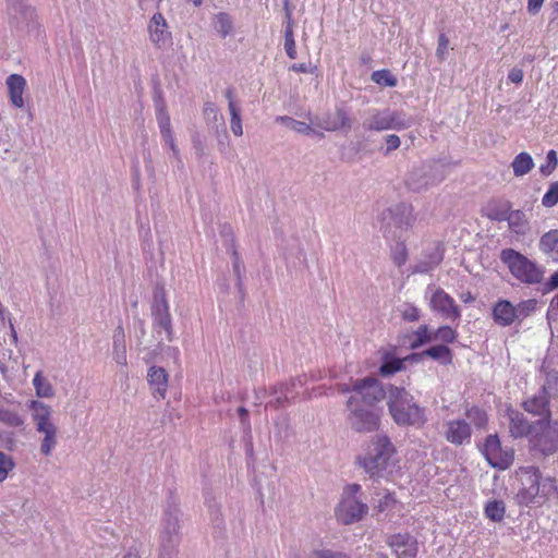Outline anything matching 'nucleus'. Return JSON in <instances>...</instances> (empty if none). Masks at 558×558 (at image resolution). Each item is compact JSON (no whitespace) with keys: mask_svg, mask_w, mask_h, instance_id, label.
Instances as JSON below:
<instances>
[{"mask_svg":"<svg viewBox=\"0 0 558 558\" xmlns=\"http://www.w3.org/2000/svg\"><path fill=\"white\" fill-rule=\"evenodd\" d=\"M500 259L521 282L535 284L543 280L544 269L513 248L502 250Z\"/></svg>","mask_w":558,"mask_h":558,"instance_id":"5","label":"nucleus"},{"mask_svg":"<svg viewBox=\"0 0 558 558\" xmlns=\"http://www.w3.org/2000/svg\"><path fill=\"white\" fill-rule=\"evenodd\" d=\"M33 385L37 397L51 398L54 396V390L49 380L44 376L41 371H38L33 379Z\"/></svg>","mask_w":558,"mask_h":558,"instance_id":"32","label":"nucleus"},{"mask_svg":"<svg viewBox=\"0 0 558 558\" xmlns=\"http://www.w3.org/2000/svg\"><path fill=\"white\" fill-rule=\"evenodd\" d=\"M284 11H286V16L288 19V27L286 29L284 38H288L289 36H293L292 27H291L292 12H291V9L289 8V0L284 1Z\"/></svg>","mask_w":558,"mask_h":558,"instance_id":"59","label":"nucleus"},{"mask_svg":"<svg viewBox=\"0 0 558 558\" xmlns=\"http://www.w3.org/2000/svg\"><path fill=\"white\" fill-rule=\"evenodd\" d=\"M294 72L306 73L308 71L305 63L293 64L291 68Z\"/></svg>","mask_w":558,"mask_h":558,"instance_id":"63","label":"nucleus"},{"mask_svg":"<svg viewBox=\"0 0 558 558\" xmlns=\"http://www.w3.org/2000/svg\"><path fill=\"white\" fill-rule=\"evenodd\" d=\"M396 448L387 436L375 437L366 453L357 458L361 468L371 476H379L392 463Z\"/></svg>","mask_w":558,"mask_h":558,"instance_id":"4","label":"nucleus"},{"mask_svg":"<svg viewBox=\"0 0 558 558\" xmlns=\"http://www.w3.org/2000/svg\"><path fill=\"white\" fill-rule=\"evenodd\" d=\"M339 391L350 393L347 407L363 405L374 408L386 397L383 384L371 376L355 379L351 385H340Z\"/></svg>","mask_w":558,"mask_h":558,"instance_id":"3","label":"nucleus"},{"mask_svg":"<svg viewBox=\"0 0 558 558\" xmlns=\"http://www.w3.org/2000/svg\"><path fill=\"white\" fill-rule=\"evenodd\" d=\"M465 415L470 420V422L474 424L476 427H484L487 423L486 412L477 407H472L471 409H469Z\"/></svg>","mask_w":558,"mask_h":558,"instance_id":"41","label":"nucleus"},{"mask_svg":"<svg viewBox=\"0 0 558 558\" xmlns=\"http://www.w3.org/2000/svg\"><path fill=\"white\" fill-rule=\"evenodd\" d=\"M421 312L420 310L411 304H407L404 308L401 311V317L405 322H416L420 319Z\"/></svg>","mask_w":558,"mask_h":558,"instance_id":"47","label":"nucleus"},{"mask_svg":"<svg viewBox=\"0 0 558 558\" xmlns=\"http://www.w3.org/2000/svg\"><path fill=\"white\" fill-rule=\"evenodd\" d=\"M28 408L32 411V416L38 432L54 426L51 422L52 409L48 404L33 400Z\"/></svg>","mask_w":558,"mask_h":558,"instance_id":"18","label":"nucleus"},{"mask_svg":"<svg viewBox=\"0 0 558 558\" xmlns=\"http://www.w3.org/2000/svg\"><path fill=\"white\" fill-rule=\"evenodd\" d=\"M404 368V360L402 359H390L388 360V354L384 356V363L379 367V374L384 377L391 376L397 372H400Z\"/></svg>","mask_w":558,"mask_h":558,"instance_id":"33","label":"nucleus"},{"mask_svg":"<svg viewBox=\"0 0 558 558\" xmlns=\"http://www.w3.org/2000/svg\"><path fill=\"white\" fill-rule=\"evenodd\" d=\"M168 373L162 367L151 366L147 373V381L156 399H165L168 390Z\"/></svg>","mask_w":558,"mask_h":558,"instance_id":"16","label":"nucleus"},{"mask_svg":"<svg viewBox=\"0 0 558 558\" xmlns=\"http://www.w3.org/2000/svg\"><path fill=\"white\" fill-rule=\"evenodd\" d=\"M505 416L509 422V432L514 438L524 436L530 437L532 427H534V423H529L522 413L513 410L510 407L506 409Z\"/></svg>","mask_w":558,"mask_h":558,"instance_id":"15","label":"nucleus"},{"mask_svg":"<svg viewBox=\"0 0 558 558\" xmlns=\"http://www.w3.org/2000/svg\"><path fill=\"white\" fill-rule=\"evenodd\" d=\"M277 120L286 122L290 129L298 133L310 134L313 130L311 125L305 122L296 121L289 117H278Z\"/></svg>","mask_w":558,"mask_h":558,"instance_id":"43","label":"nucleus"},{"mask_svg":"<svg viewBox=\"0 0 558 558\" xmlns=\"http://www.w3.org/2000/svg\"><path fill=\"white\" fill-rule=\"evenodd\" d=\"M397 502L393 494H386L383 498L379 499L378 505L376 506V509L378 512H384Z\"/></svg>","mask_w":558,"mask_h":558,"instance_id":"51","label":"nucleus"},{"mask_svg":"<svg viewBox=\"0 0 558 558\" xmlns=\"http://www.w3.org/2000/svg\"><path fill=\"white\" fill-rule=\"evenodd\" d=\"M430 306L439 312L446 319L456 320L460 317V311L454 300L442 289H437L430 299Z\"/></svg>","mask_w":558,"mask_h":558,"instance_id":"10","label":"nucleus"},{"mask_svg":"<svg viewBox=\"0 0 558 558\" xmlns=\"http://www.w3.org/2000/svg\"><path fill=\"white\" fill-rule=\"evenodd\" d=\"M539 250L550 258L558 259V230L554 229L541 236Z\"/></svg>","mask_w":558,"mask_h":558,"instance_id":"24","label":"nucleus"},{"mask_svg":"<svg viewBox=\"0 0 558 558\" xmlns=\"http://www.w3.org/2000/svg\"><path fill=\"white\" fill-rule=\"evenodd\" d=\"M448 49L449 39L445 34H440L438 37V46L436 49V56L440 61L445 60Z\"/></svg>","mask_w":558,"mask_h":558,"instance_id":"50","label":"nucleus"},{"mask_svg":"<svg viewBox=\"0 0 558 558\" xmlns=\"http://www.w3.org/2000/svg\"><path fill=\"white\" fill-rule=\"evenodd\" d=\"M391 257L393 263L400 267L408 260V250L404 242H399L391 251Z\"/></svg>","mask_w":558,"mask_h":558,"instance_id":"42","label":"nucleus"},{"mask_svg":"<svg viewBox=\"0 0 558 558\" xmlns=\"http://www.w3.org/2000/svg\"><path fill=\"white\" fill-rule=\"evenodd\" d=\"M511 205L509 202H506L501 205L500 208L490 209V220L504 221L507 220V217L510 213Z\"/></svg>","mask_w":558,"mask_h":558,"instance_id":"48","label":"nucleus"},{"mask_svg":"<svg viewBox=\"0 0 558 558\" xmlns=\"http://www.w3.org/2000/svg\"><path fill=\"white\" fill-rule=\"evenodd\" d=\"M154 328L157 332L163 330L166 332V339L171 341L173 339L172 320L170 311L154 312Z\"/></svg>","mask_w":558,"mask_h":558,"instance_id":"25","label":"nucleus"},{"mask_svg":"<svg viewBox=\"0 0 558 558\" xmlns=\"http://www.w3.org/2000/svg\"><path fill=\"white\" fill-rule=\"evenodd\" d=\"M348 416L351 427L360 433L377 430L380 423V413L374 408L363 405L348 407Z\"/></svg>","mask_w":558,"mask_h":558,"instance_id":"8","label":"nucleus"},{"mask_svg":"<svg viewBox=\"0 0 558 558\" xmlns=\"http://www.w3.org/2000/svg\"><path fill=\"white\" fill-rule=\"evenodd\" d=\"M169 311V304L167 301L166 291L162 287L157 288L154 292V302L151 306V312H163Z\"/></svg>","mask_w":558,"mask_h":558,"instance_id":"40","label":"nucleus"},{"mask_svg":"<svg viewBox=\"0 0 558 558\" xmlns=\"http://www.w3.org/2000/svg\"><path fill=\"white\" fill-rule=\"evenodd\" d=\"M7 85L11 102L17 108H23V94L26 87V80L20 74H11L7 78Z\"/></svg>","mask_w":558,"mask_h":558,"instance_id":"19","label":"nucleus"},{"mask_svg":"<svg viewBox=\"0 0 558 558\" xmlns=\"http://www.w3.org/2000/svg\"><path fill=\"white\" fill-rule=\"evenodd\" d=\"M215 28L222 36H228L232 31V21L227 13H219L215 17Z\"/></svg>","mask_w":558,"mask_h":558,"instance_id":"39","label":"nucleus"},{"mask_svg":"<svg viewBox=\"0 0 558 558\" xmlns=\"http://www.w3.org/2000/svg\"><path fill=\"white\" fill-rule=\"evenodd\" d=\"M558 203V182H553L549 185L548 191L542 198V204L545 207H554Z\"/></svg>","mask_w":558,"mask_h":558,"instance_id":"44","label":"nucleus"},{"mask_svg":"<svg viewBox=\"0 0 558 558\" xmlns=\"http://www.w3.org/2000/svg\"><path fill=\"white\" fill-rule=\"evenodd\" d=\"M360 492L361 485L359 484H351L345 487L343 498L336 510V517L341 523H354L367 513V505L355 498V495Z\"/></svg>","mask_w":558,"mask_h":558,"instance_id":"7","label":"nucleus"},{"mask_svg":"<svg viewBox=\"0 0 558 558\" xmlns=\"http://www.w3.org/2000/svg\"><path fill=\"white\" fill-rule=\"evenodd\" d=\"M148 33L151 43L157 48H162L170 39L171 34L168 32V25L160 12L153 15L148 24Z\"/></svg>","mask_w":558,"mask_h":558,"instance_id":"14","label":"nucleus"},{"mask_svg":"<svg viewBox=\"0 0 558 558\" xmlns=\"http://www.w3.org/2000/svg\"><path fill=\"white\" fill-rule=\"evenodd\" d=\"M442 259V256L440 254H435L433 256V260L430 264H425V263H421L416 266V271L417 272H427L428 270H430L432 268H434L435 266H437Z\"/></svg>","mask_w":558,"mask_h":558,"instance_id":"53","label":"nucleus"},{"mask_svg":"<svg viewBox=\"0 0 558 558\" xmlns=\"http://www.w3.org/2000/svg\"><path fill=\"white\" fill-rule=\"evenodd\" d=\"M39 433H43L45 435L41 445H40V451L45 456H49L57 445V427L52 426L49 428H46L45 430H39Z\"/></svg>","mask_w":558,"mask_h":558,"instance_id":"34","label":"nucleus"},{"mask_svg":"<svg viewBox=\"0 0 558 558\" xmlns=\"http://www.w3.org/2000/svg\"><path fill=\"white\" fill-rule=\"evenodd\" d=\"M553 312H558V294L550 302L548 315Z\"/></svg>","mask_w":558,"mask_h":558,"instance_id":"64","label":"nucleus"},{"mask_svg":"<svg viewBox=\"0 0 558 558\" xmlns=\"http://www.w3.org/2000/svg\"><path fill=\"white\" fill-rule=\"evenodd\" d=\"M388 545L392 548L398 557L407 556L413 558L416 554L414 544L410 543V538L405 535H392L388 541Z\"/></svg>","mask_w":558,"mask_h":558,"instance_id":"23","label":"nucleus"},{"mask_svg":"<svg viewBox=\"0 0 558 558\" xmlns=\"http://www.w3.org/2000/svg\"><path fill=\"white\" fill-rule=\"evenodd\" d=\"M508 80L511 83L520 84L523 80V71L521 69L513 68L508 74Z\"/></svg>","mask_w":558,"mask_h":558,"instance_id":"58","label":"nucleus"},{"mask_svg":"<svg viewBox=\"0 0 558 558\" xmlns=\"http://www.w3.org/2000/svg\"><path fill=\"white\" fill-rule=\"evenodd\" d=\"M310 558H350L342 553H335L331 550H315L311 554Z\"/></svg>","mask_w":558,"mask_h":558,"instance_id":"52","label":"nucleus"},{"mask_svg":"<svg viewBox=\"0 0 558 558\" xmlns=\"http://www.w3.org/2000/svg\"><path fill=\"white\" fill-rule=\"evenodd\" d=\"M125 335L122 326H118L113 335V355L120 365H126Z\"/></svg>","mask_w":558,"mask_h":558,"instance_id":"27","label":"nucleus"},{"mask_svg":"<svg viewBox=\"0 0 558 558\" xmlns=\"http://www.w3.org/2000/svg\"><path fill=\"white\" fill-rule=\"evenodd\" d=\"M387 404L392 420L400 426L421 428L427 422L425 409L403 387L389 385Z\"/></svg>","mask_w":558,"mask_h":558,"instance_id":"1","label":"nucleus"},{"mask_svg":"<svg viewBox=\"0 0 558 558\" xmlns=\"http://www.w3.org/2000/svg\"><path fill=\"white\" fill-rule=\"evenodd\" d=\"M472 430L464 420H451L446 424L445 437L452 445L461 446L470 442Z\"/></svg>","mask_w":558,"mask_h":558,"instance_id":"13","label":"nucleus"},{"mask_svg":"<svg viewBox=\"0 0 558 558\" xmlns=\"http://www.w3.org/2000/svg\"><path fill=\"white\" fill-rule=\"evenodd\" d=\"M423 354H425V356L438 361L444 365L451 364L453 359L452 351L447 345L444 344L433 345L424 350Z\"/></svg>","mask_w":558,"mask_h":558,"instance_id":"29","label":"nucleus"},{"mask_svg":"<svg viewBox=\"0 0 558 558\" xmlns=\"http://www.w3.org/2000/svg\"><path fill=\"white\" fill-rule=\"evenodd\" d=\"M530 442L543 454L554 453L558 449V422L551 418L536 421L532 427Z\"/></svg>","mask_w":558,"mask_h":558,"instance_id":"6","label":"nucleus"},{"mask_svg":"<svg viewBox=\"0 0 558 558\" xmlns=\"http://www.w3.org/2000/svg\"><path fill=\"white\" fill-rule=\"evenodd\" d=\"M522 407L533 415H538L542 418H551L549 398L542 390L537 395L524 400Z\"/></svg>","mask_w":558,"mask_h":558,"instance_id":"17","label":"nucleus"},{"mask_svg":"<svg viewBox=\"0 0 558 558\" xmlns=\"http://www.w3.org/2000/svg\"><path fill=\"white\" fill-rule=\"evenodd\" d=\"M506 221L509 230L518 236H524L530 231V222L522 210H510Z\"/></svg>","mask_w":558,"mask_h":558,"instance_id":"21","label":"nucleus"},{"mask_svg":"<svg viewBox=\"0 0 558 558\" xmlns=\"http://www.w3.org/2000/svg\"><path fill=\"white\" fill-rule=\"evenodd\" d=\"M514 459L512 448H502L497 435H490V466L499 470L508 469Z\"/></svg>","mask_w":558,"mask_h":558,"instance_id":"12","label":"nucleus"},{"mask_svg":"<svg viewBox=\"0 0 558 558\" xmlns=\"http://www.w3.org/2000/svg\"><path fill=\"white\" fill-rule=\"evenodd\" d=\"M558 288V270L544 283L543 292L547 293Z\"/></svg>","mask_w":558,"mask_h":558,"instance_id":"56","label":"nucleus"},{"mask_svg":"<svg viewBox=\"0 0 558 558\" xmlns=\"http://www.w3.org/2000/svg\"><path fill=\"white\" fill-rule=\"evenodd\" d=\"M390 219L396 227L407 229L414 221L413 208L408 204H400L395 209L389 210Z\"/></svg>","mask_w":558,"mask_h":558,"instance_id":"22","label":"nucleus"},{"mask_svg":"<svg viewBox=\"0 0 558 558\" xmlns=\"http://www.w3.org/2000/svg\"><path fill=\"white\" fill-rule=\"evenodd\" d=\"M526 307L525 303L514 307L509 301L502 300L493 307V318L500 326H509L520 318Z\"/></svg>","mask_w":558,"mask_h":558,"instance_id":"11","label":"nucleus"},{"mask_svg":"<svg viewBox=\"0 0 558 558\" xmlns=\"http://www.w3.org/2000/svg\"><path fill=\"white\" fill-rule=\"evenodd\" d=\"M555 23L558 24V0H556L551 3V13H550L549 25L555 24Z\"/></svg>","mask_w":558,"mask_h":558,"instance_id":"60","label":"nucleus"},{"mask_svg":"<svg viewBox=\"0 0 558 558\" xmlns=\"http://www.w3.org/2000/svg\"><path fill=\"white\" fill-rule=\"evenodd\" d=\"M0 422L11 427H20L24 424L23 417L13 410L0 409Z\"/></svg>","mask_w":558,"mask_h":558,"instance_id":"37","label":"nucleus"},{"mask_svg":"<svg viewBox=\"0 0 558 558\" xmlns=\"http://www.w3.org/2000/svg\"><path fill=\"white\" fill-rule=\"evenodd\" d=\"M365 130L385 131V130H402L407 124L400 119L399 114L390 110L377 111L366 119L363 123Z\"/></svg>","mask_w":558,"mask_h":558,"instance_id":"9","label":"nucleus"},{"mask_svg":"<svg viewBox=\"0 0 558 558\" xmlns=\"http://www.w3.org/2000/svg\"><path fill=\"white\" fill-rule=\"evenodd\" d=\"M157 121L160 129L161 136L165 143L169 146V148L174 153V155L179 154V150L175 145V140L171 130L170 117L165 108L161 106L157 110Z\"/></svg>","mask_w":558,"mask_h":558,"instance_id":"20","label":"nucleus"},{"mask_svg":"<svg viewBox=\"0 0 558 558\" xmlns=\"http://www.w3.org/2000/svg\"><path fill=\"white\" fill-rule=\"evenodd\" d=\"M326 131H337L342 129H350L351 119L348 117L343 109H337L332 116L322 125Z\"/></svg>","mask_w":558,"mask_h":558,"instance_id":"26","label":"nucleus"},{"mask_svg":"<svg viewBox=\"0 0 558 558\" xmlns=\"http://www.w3.org/2000/svg\"><path fill=\"white\" fill-rule=\"evenodd\" d=\"M460 299L464 303H471L475 300V298L472 295L470 291L461 293Z\"/></svg>","mask_w":558,"mask_h":558,"instance_id":"62","label":"nucleus"},{"mask_svg":"<svg viewBox=\"0 0 558 558\" xmlns=\"http://www.w3.org/2000/svg\"><path fill=\"white\" fill-rule=\"evenodd\" d=\"M558 165L557 153L555 150H549L546 156V163L542 165L539 171L543 175L547 177L551 174V172L556 169Z\"/></svg>","mask_w":558,"mask_h":558,"instance_id":"45","label":"nucleus"},{"mask_svg":"<svg viewBox=\"0 0 558 558\" xmlns=\"http://www.w3.org/2000/svg\"><path fill=\"white\" fill-rule=\"evenodd\" d=\"M517 476L521 483L518 498L522 504H541L556 493V480L542 477L539 470L534 465L519 468Z\"/></svg>","mask_w":558,"mask_h":558,"instance_id":"2","label":"nucleus"},{"mask_svg":"<svg viewBox=\"0 0 558 558\" xmlns=\"http://www.w3.org/2000/svg\"><path fill=\"white\" fill-rule=\"evenodd\" d=\"M544 3V0H527V12L532 15H536Z\"/></svg>","mask_w":558,"mask_h":558,"instance_id":"57","label":"nucleus"},{"mask_svg":"<svg viewBox=\"0 0 558 558\" xmlns=\"http://www.w3.org/2000/svg\"><path fill=\"white\" fill-rule=\"evenodd\" d=\"M226 97L229 101V111L231 114V121H230L231 131L235 136H241L243 134V129H242L240 109L235 105V101L233 99V90L231 88L227 89Z\"/></svg>","mask_w":558,"mask_h":558,"instance_id":"28","label":"nucleus"},{"mask_svg":"<svg viewBox=\"0 0 558 558\" xmlns=\"http://www.w3.org/2000/svg\"><path fill=\"white\" fill-rule=\"evenodd\" d=\"M511 167L515 177H523L533 169L534 161L530 154L523 151L514 157Z\"/></svg>","mask_w":558,"mask_h":558,"instance_id":"30","label":"nucleus"},{"mask_svg":"<svg viewBox=\"0 0 558 558\" xmlns=\"http://www.w3.org/2000/svg\"><path fill=\"white\" fill-rule=\"evenodd\" d=\"M400 138L396 134H390L386 137L387 149L386 154L396 150L400 146Z\"/></svg>","mask_w":558,"mask_h":558,"instance_id":"55","label":"nucleus"},{"mask_svg":"<svg viewBox=\"0 0 558 558\" xmlns=\"http://www.w3.org/2000/svg\"><path fill=\"white\" fill-rule=\"evenodd\" d=\"M506 507L502 501H490V521H501Z\"/></svg>","mask_w":558,"mask_h":558,"instance_id":"49","label":"nucleus"},{"mask_svg":"<svg viewBox=\"0 0 558 558\" xmlns=\"http://www.w3.org/2000/svg\"><path fill=\"white\" fill-rule=\"evenodd\" d=\"M541 390L548 398L558 397V371L553 369L546 373V380Z\"/></svg>","mask_w":558,"mask_h":558,"instance_id":"35","label":"nucleus"},{"mask_svg":"<svg viewBox=\"0 0 558 558\" xmlns=\"http://www.w3.org/2000/svg\"><path fill=\"white\" fill-rule=\"evenodd\" d=\"M372 81L380 86L395 87L397 85V78L392 75L389 70H377L372 74Z\"/></svg>","mask_w":558,"mask_h":558,"instance_id":"36","label":"nucleus"},{"mask_svg":"<svg viewBox=\"0 0 558 558\" xmlns=\"http://www.w3.org/2000/svg\"><path fill=\"white\" fill-rule=\"evenodd\" d=\"M284 49L290 59L296 58V48H295V41L293 36H289L288 38H284Z\"/></svg>","mask_w":558,"mask_h":558,"instance_id":"54","label":"nucleus"},{"mask_svg":"<svg viewBox=\"0 0 558 558\" xmlns=\"http://www.w3.org/2000/svg\"><path fill=\"white\" fill-rule=\"evenodd\" d=\"M14 462L11 457L0 451V482H3L13 470Z\"/></svg>","mask_w":558,"mask_h":558,"instance_id":"46","label":"nucleus"},{"mask_svg":"<svg viewBox=\"0 0 558 558\" xmlns=\"http://www.w3.org/2000/svg\"><path fill=\"white\" fill-rule=\"evenodd\" d=\"M423 357H425V354L423 352L421 353H412L408 356H405L403 360L405 361H412V362H420Z\"/></svg>","mask_w":558,"mask_h":558,"instance_id":"61","label":"nucleus"},{"mask_svg":"<svg viewBox=\"0 0 558 558\" xmlns=\"http://www.w3.org/2000/svg\"><path fill=\"white\" fill-rule=\"evenodd\" d=\"M410 349L414 350L421 348L422 345L430 342L433 340V332L429 330L428 326L423 324L417 327L410 336Z\"/></svg>","mask_w":558,"mask_h":558,"instance_id":"31","label":"nucleus"},{"mask_svg":"<svg viewBox=\"0 0 558 558\" xmlns=\"http://www.w3.org/2000/svg\"><path fill=\"white\" fill-rule=\"evenodd\" d=\"M458 338V332L450 326H440L434 333L433 340H439L445 343H453Z\"/></svg>","mask_w":558,"mask_h":558,"instance_id":"38","label":"nucleus"}]
</instances>
